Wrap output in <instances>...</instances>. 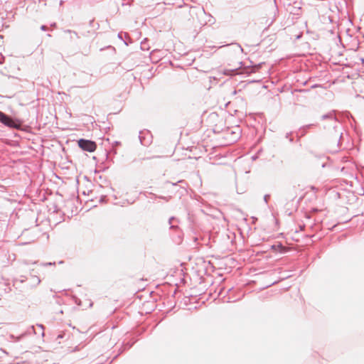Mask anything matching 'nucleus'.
<instances>
[{
    "instance_id": "obj_3",
    "label": "nucleus",
    "mask_w": 364,
    "mask_h": 364,
    "mask_svg": "<svg viewBox=\"0 0 364 364\" xmlns=\"http://www.w3.org/2000/svg\"><path fill=\"white\" fill-rule=\"evenodd\" d=\"M272 249L274 250V251H277V250H281L283 249L282 246L280 245H272Z\"/></svg>"
},
{
    "instance_id": "obj_4",
    "label": "nucleus",
    "mask_w": 364,
    "mask_h": 364,
    "mask_svg": "<svg viewBox=\"0 0 364 364\" xmlns=\"http://www.w3.org/2000/svg\"><path fill=\"white\" fill-rule=\"evenodd\" d=\"M304 196H301L299 198V200H301L303 198Z\"/></svg>"
},
{
    "instance_id": "obj_1",
    "label": "nucleus",
    "mask_w": 364,
    "mask_h": 364,
    "mask_svg": "<svg viewBox=\"0 0 364 364\" xmlns=\"http://www.w3.org/2000/svg\"><path fill=\"white\" fill-rule=\"evenodd\" d=\"M77 144H78V146L82 150L87 151L89 152L94 151L97 148V145H96L95 142L90 141V140L81 139L77 141Z\"/></svg>"
},
{
    "instance_id": "obj_2",
    "label": "nucleus",
    "mask_w": 364,
    "mask_h": 364,
    "mask_svg": "<svg viewBox=\"0 0 364 364\" xmlns=\"http://www.w3.org/2000/svg\"><path fill=\"white\" fill-rule=\"evenodd\" d=\"M0 122L4 124L13 128H18L20 127V123L14 121L13 119L0 112Z\"/></svg>"
}]
</instances>
